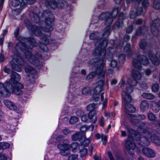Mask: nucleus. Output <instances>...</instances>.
Returning <instances> with one entry per match:
<instances>
[{
    "mask_svg": "<svg viewBox=\"0 0 160 160\" xmlns=\"http://www.w3.org/2000/svg\"><path fill=\"white\" fill-rule=\"evenodd\" d=\"M84 113L83 111L81 109L78 110L76 112V114L78 116H82Z\"/></svg>",
    "mask_w": 160,
    "mask_h": 160,
    "instance_id": "56",
    "label": "nucleus"
},
{
    "mask_svg": "<svg viewBox=\"0 0 160 160\" xmlns=\"http://www.w3.org/2000/svg\"><path fill=\"white\" fill-rule=\"evenodd\" d=\"M110 43L113 45V48H116L117 47H122L123 46L124 43L123 42H121L119 44L118 46L116 43L115 42V41L113 40H111L110 41Z\"/></svg>",
    "mask_w": 160,
    "mask_h": 160,
    "instance_id": "38",
    "label": "nucleus"
},
{
    "mask_svg": "<svg viewBox=\"0 0 160 160\" xmlns=\"http://www.w3.org/2000/svg\"><path fill=\"white\" fill-rule=\"evenodd\" d=\"M152 109L155 112H158L159 110V107L157 103H154L152 104Z\"/></svg>",
    "mask_w": 160,
    "mask_h": 160,
    "instance_id": "41",
    "label": "nucleus"
},
{
    "mask_svg": "<svg viewBox=\"0 0 160 160\" xmlns=\"http://www.w3.org/2000/svg\"><path fill=\"white\" fill-rule=\"evenodd\" d=\"M43 15H47L48 14V17L45 18V22L46 23L45 28H42V30L46 32L51 31L53 30L52 24L54 21V17L51 12L47 10L44 11Z\"/></svg>",
    "mask_w": 160,
    "mask_h": 160,
    "instance_id": "11",
    "label": "nucleus"
},
{
    "mask_svg": "<svg viewBox=\"0 0 160 160\" xmlns=\"http://www.w3.org/2000/svg\"><path fill=\"white\" fill-rule=\"evenodd\" d=\"M159 89V86L157 83L154 84L152 87V90L153 92H157Z\"/></svg>",
    "mask_w": 160,
    "mask_h": 160,
    "instance_id": "50",
    "label": "nucleus"
},
{
    "mask_svg": "<svg viewBox=\"0 0 160 160\" xmlns=\"http://www.w3.org/2000/svg\"><path fill=\"white\" fill-rule=\"evenodd\" d=\"M142 152L145 156L149 158H153L156 156L155 153L153 150L147 148H143Z\"/></svg>",
    "mask_w": 160,
    "mask_h": 160,
    "instance_id": "18",
    "label": "nucleus"
},
{
    "mask_svg": "<svg viewBox=\"0 0 160 160\" xmlns=\"http://www.w3.org/2000/svg\"><path fill=\"white\" fill-rule=\"evenodd\" d=\"M99 59L98 58H95L90 60V61H88V66H90L91 65H92L95 64H96L97 62H98V64L97 65L98 67H97V68H99L100 66L101 65L100 63L99 62Z\"/></svg>",
    "mask_w": 160,
    "mask_h": 160,
    "instance_id": "27",
    "label": "nucleus"
},
{
    "mask_svg": "<svg viewBox=\"0 0 160 160\" xmlns=\"http://www.w3.org/2000/svg\"><path fill=\"white\" fill-rule=\"evenodd\" d=\"M40 13H39V15H38L33 12H31L30 16H33V17L31 18L32 21L35 23L38 22L40 21V18L38 16H40Z\"/></svg>",
    "mask_w": 160,
    "mask_h": 160,
    "instance_id": "25",
    "label": "nucleus"
},
{
    "mask_svg": "<svg viewBox=\"0 0 160 160\" xmlns=\"http://www.w3.org/2000/svg\"><path fill=\"white\" fill-rule=\"evenodd\" d=\"M132 76L134 80H132L128 79V80L127 83L124 85L125 88H123V90L122 93V100L128 99V101H130L132 98L130 94L133 92L134 87L135 86L137 83L136 80L140 79L142 75L141 73L138 71L133 70L132 71Z\"/></svg>",
    "mask_w": 160,
    "mask_h": 160,
    "instance_id": "5",
    "label": "nucleus"
},
{
    "mask_svg": "<svg viewBox=\"0 0 160 160\" xmlns=\"http://www.w3.org/2000/svg\"><path fill=\"white\" fill-rule=\"evenodd\" d=\"M143 13L142 9V8L140 7L135 11L132 10L130 12V18H134L138 15H140Z\"/></svg>",
    "mask_w": 160,
    "mask_h": 160,
    "instance_id": "21",
    "label": "nucleus"
},
{
    "mask_svg": "<svg viewBox=\"0 0 160 160\" xmlns=\"http://www.w3.org/2000/svg\"><path fill=\"white\" fill-rule=\"evenodd\" d=\"M160 30V20L158 18L150 23V31L154 35L157 36Z\"/></svg>",
    "mask_w": 160,
    "mask_h": 160,
    "instance_id": "13",
    "label": "nucleus"
},
{
    "mask_svg": "<svg viewBox=\"0 0 160 160\" xmlns=\"http://www.w3.org/2000/svg\"><path fill=\"white\" fill-rule=\"evenodd\" d=\"M63 133L65 135H68L70 133L71 131L69 129L66 128L63 130Z\"/></svg>",
    "mask_w": 160,
    "mask_h": 160,
    "instance_id": "58",
    "label": "nucleus"
},
{
    "mask_svg": "<svg viewBox=\"0 0 160 160\" xmlns=\"http://www.w3.org/2000/svg\"><path fill=\"white\" fill-rule=\"evenodd\" d=\"M103 93L101 95V99L102 104V109H103L107 106V100L106 98H104Z\"/></svg>",
    "mask_w": 160,
    "mask_h": 160,
    "instance_id": "36",
    "label": "nucleus"
},
{
    "mask_svg": "<svg viewBox=\"0 0 160 160\" xmlns=\"http://www.w3.org/2000/svg\"><path fill=\"white\" fill-rule=\"evenodd\" d=\"M125 17V15L122 12L120 14L118 22L116 23V24L117 27H120L122 26L123 24L122 20L124 19Z\"/></svg>",
    "mask_w": 160,
    "mask_h": 160,
    "instance_id": "28",
    "label": "nucleus"
},
{
    "mask_svg": "<svg viewBox=\"0 0 160 160\" xmlns=\"http://www.w3.org/2000/svg\"><path fill=\"white\" fill-rule=\"evenodd\" d=\"M102 141L103 142V145H106L107 142V136L102 134H101Z\"/></svg>",
    "mask_w": 160,
    "mask_h": 160,
    "instance_id": "48",
    "label": "nucleus"
},
{
    "mask_svg": "<svg viewBox=\"0 0 160 160\" xmlns=\"http://www.w3.org/2000/svg\"><path fill=\"white\" fill-rule=\"evenodd\" d=\"M132 31V26L131 25L128 27L126 30V32L127 33H129L131 32Z\"/></svg>",
    "mask_w": 160,
    "mask_h": 160,
    "instance_id": "60",
    "label": "nucleus"
},
{
    "mask_svg": "<svg viewBox=\"0 0 160 160\" xmlns=\"http://www.w3.org/2000/svg\"><path fill=\"white\" fill-rule=\"evenodd\" d=\"M97 113L98 112L96 111H92L90 112L88 114V117L90 119H92V122L93 123H95L97 121Z\"/></svg>",
    "mask_w": 160,
    "mask_h": 160,
    "instance_id": "23",
    "label": "nucleus"
},
{
    "mask_svg": "<svg viewBox=\"0 0 160 160\" xmlns=\"http://www.w3.org/2000/svg\"><path fill=\"white\" fill-rule=\"evenodd\" d=\"M118 62L115 60H112L111 63V67L112 68H115L116 67L117 65Z\"/></svg>",
    "mask_w": 160,
    "mask_h": 160,
    "instance_id": "53",
    "label": "nucleus"
},
{
    "mask_svg": "<svg viewBox=\"0 0 160 160\" xmlns=\"http://www.w3.org/2000/svg\"><path fill=\"white\" fill-rule=\"evenodd\" d=\"M108 155L110 160H115L112 154L110 152H108Z\"/></svg>",
    "mask_w": 160,
    "mask_h": 160,
    "instance_id": "62",
    "label": "nucleus"
},
{
    "mask_svg": "<svg viewBox=\"0 0 160 160\" xmlns=\"http://www.w3.org/2000/svg\"><path fill=\"white\" fill-rule=\"evenodd\" d=\"M80 142L81 143L80 146H82L84 147L88 146L90 142V140L88 138H86L84 139V140L82 142L81 140H80Z\"/></svg>",
    "mask_w": 160,
    "mask_h": 160,
    "instance_id": "34",
    "label": "nucleus"
},
{
    "mask_svg": "<svg viewBox=\"0 0 160 160\" xmlns=\"http://www.w3.org/2000/svg\"><path fill=\"white\" fill-rule=\"evenodd\" d=\"M11 2L12 6L14 7L18 6L20 3L19 0H11Z\"/></svg>",
    "mask_w": 160,
    "mask_h": 160,
    "instance_id": "43",
    "label": "nucleus"
},
{
    "mask_svg": "<svg viewBox=\"0 0 160 160\" xmlns=\"http://www.w3.org/2000/svg\"><path fill=\"white\" fill-rule=\"evenodd\" d=\"M125 56L124 54H121L120 55L118 58V59L120 62H122L124 61Z\"/></svg>",
    "mask_w": 160,
    "mask_h": 160,
    "instance_id": "55",
    "label": "nucleus"
},
{
    "mask_svg": "<svg viewBox=\"0 0 160 160\" xmlns=\"http://www.w3.org/2000/svg\"><path fill=\"white\" fill-rule=\"evenodd\" d=\"M81 149H79V151L80 152L82 156L85 155L87 153V149L82 146H81Z\"/></svg>",
    "mask_w": 160,
    "mask_h": 160,
    "instance_id": "42",
    "label": "nucleus"
},
{
    "mask_svg": "<svg viewBox=\"0 0 160 160\" xmlns=\"http://www.w3.org/2000/svg\"><path fill=\"white\" fill-rule=\"evenodd\" d=\"M3 102L5 105L10 109L14 110H16L17 108L16 105L14 103L8 100H4Z\"/></svg>",
    "mask_w": 160,
    "mask_h": 160,
    "instance_id": "22",
    "label": "nucleus"
},
{
    "mask_svg": "<svg viewBox=\"0 0 160 160\" xmlns=\"http://www.w3.org/2000/svg\"><path fill=\"white\" fill-rule=\"evenodd\" d=\"M148 117L149 120L152 121H154L156 118L155 115L152 112L148 113Z\"/></svg>",
    "mask_w": 160,
    "mask_h": 160,
    "instance_id": "44",
    "label": "nucleus"
},
{
    "mask_svg": "<svg viewBox=\"0 0 160 160\" xmlns=\"http://www.w3.org/2000/svg\"><path fill=\"white\" fill-rule=\"evenodd\" d=\"M10 147L9 144L7 142H0V149H3L8 148Z\"/></svg>",
    "mask_w": 160,
    "mask_h": 160,
    "instance_id": "40",
    "label": "nucleus"
},
{
    "mask_svg": "<svg viewBox=\"0 0 160 160\" xmlns=\"http://www.w3.org/2000/svg\"><path fill=\"white\" fill-rule=\"evenodd\" d=\"M142 96L145 98L148 99H152L154 98L153 94L150 93H143Z\"/></svg>",
    "mask_w": 160,
    "mask_h": 160,
    "instance_id": "32",
    "label": "nucleus"
},
{
    "mask_svg": "<svg viewBox=\"0 0 160 160\" xmlns=\"http://www.w3.org/2000/svg\"><path fill=\"white\" fill-rule=\"evenodd\" d=\"M78 156L76 154H71L68 157V160H77Z\"/></svg>",
    "mask_w": 160,
    "mask_h": 160,
    "instance_id": "49",
    "label": "nucleus"
},
{
    "mask_svg": "<svg viewBox=\"0 0 160 160\" xmlns=\"http://www.w3.org/2000/svg\"><path fill=\"white\" fill-rule=\"evenodd\" d=\"M141 87L143 89H145L147 88V85L144 82H143L141 84Z\"/></svg>",
    "mask_w": 160,
    "mask_h": 160,
    "instance_id": "63",
    "label": "nucleus"
},
{
    "mask_svg": "<svg viewBox=\"0 0 160 160\" xmlns=\"http://www.w3.org/2000/svg\"><path fill=\"white\" fill-rule=\"evenodd\" d=\"M126 101L124 100H122V104L126 111L128 112H133L135 111V108L130 103L131 102L132 100L129 101L128 99H126Z\"/></svg>",
    "mask_w": 160,
    "mask_h": 160,
    "instance_id": "14",
    "label": "nucleus"
},
{
    "mask_svg": "<svg viewBox=\"0 0 160 160\" xmlns=\"http://www.w3.org/2000/svg\"><path fill=\"white\" fill-rule=\"evenodd\" d=\"M99 19L105 20V24L107 26L104 30L103 36L105 37L108 36L110 33V25L112 22L110 13L105 12L102 13L99 17Z\"/></svg>",
    "mask_w": 160,
    "mask_h": 160,
    "instance_id": "9",
    "label": "nucleus"
},
{
    "mask_svg": "<svg viewBox=\"0 0 160 160\" xmlns=\"http://www.w3.org/2000/svg\"><path fill=\"white\" fill-rule=\"evenodd\" d=\"M81 120L83 122H86L87 121L88 119V118L86 115H82L81 116Z\"/></svg>",
    "mask_w": 160,
    "mask_h": 160,
    "instance_id": "57",
    "label": "nucleus"
},
{
    "mask_svg": "<svg viewBox=\"0 0 160 160\" xmlns=\"http://www.w3.org/2000/svg\"><path fill=\"white\" fill-rule=\"evenodd\" d=\"M24 22L27 28L32 31L35 36H39L42 35L40 37L42 42L39 44V46L43 51L47 52L48 50L46 45L49 44V42L46 35H42L40 28L38 27L36 25H32L31 22L28 20H25Z\"/></svg>",
    "mask_w": 160,
    "mask_h": 160,
    "instance_id": "7",
    "label": "nucleus"
},
{
    "mask_svg": "<svg viewBox=\"0 0 160 160\" xmlns=\"http://www.w3.org/2000/svg\"><path fill=\"white\" fill-rule=\"evenodd\" d=\"M20 79L19 75L12 72L9 82H0V97H9L11 93L18 95H22L23 93L21 89L23 88V86L18 82Z\"/></svg>",
    "mask_w": 160,
    "mask_h": 160,
    "instance_id": "2",
    "label": "nucleus"
},
{
    "mask_svg": "<svg viewBox=\"0 0 160 160\" xmlns=\"http://www.w3.org/2000/svg\"><path fill=\"white\" fill-rule=\"evenodd\" d=\"M31 50L22 49L17 50L15 55L13 56L12 60L10 62L12 69L18 72L22 71V66L24 63L23 59L20 57L22 55L23 58H26L30 63L35 66H38L39 65L38 59L40 55L37 54L34 56L31 52Z\"/></svg>",
    "mask_w": 160,
    "mask_h": 160,
    "instance_id": "3",
    "label": "nucleus"
},
{
    "mask_svg": "<svg viewBox=\"0 0 160 160\" xmlns=\"http://www.w3.org/2000/svg\"><path fill=\"white\" fill-rule=\"evenodd\" d=\"M142 1V0H126V2L128 4L129 3L132 4L135 2H137L138 3H140Z\"/></svg>",
    "mask_w": 160,
    "mask_h": 160,
    "instance_id": "52",
    "label": "nucleus"
},
{
    "mask_svg": "<svg viewBox=\"0 0 160 160\" xmlns=\"http://www.w3.org/2000/svg\"><path fill=\"white\" fill-rule=\"evenodd\" d=\"M139 47L142 49L144 50L147 47V43L145 39L142 40L139 43Z\"/></svg>",
    "mask_w": 160,
    "mask_h": 160,
    "instance_id": "33",
    "label": "nucleus"
},
{
    "mask_svg": "<svg viewBox=\"0 0 160 160\" xmlns=\"http://www.w3.org/2000/svg\"><path fill=\"white\" fill-rule=\"evenodd\" d=\"M91 88L89 87H85L83 88L82 90V94H86L89 93L91 91Z\"/></svg>",
    "mask_w": 160,
    "mask_h": 160,
    "instance_id": "46",
    "label": "nucleus"
},
{
    "mask_svg": "<svg viewBox=\"0 0 160 160\" xmlns=\"http://www.w3.org/2000/svg\"><path fill=\"white\" fill-rule=\"evenodd\" d=\"M149 105L148 102L145 100L142 101L141 104V108L142 111L147 110L148 108Z\"/></svg>",
    "mask_w": 160,
    "mask_h": 160,
    "instance_id": "30",
    "label": "nucleus"
},
{
    "mask_svg": "<svg viewBox=\"0 0 160 160\" xmlns=\"http://www.w3.org/2000/svg\"><path fill=\"white\" fill-rule=\"evenodd\" d=\"M78 118L76 117H72L69 120L70 123L72 124L77 122L78 121Z\"/></svg>",
    "mask_w": 160,
    "mask_h": 160,
    "instance_id": "45",
    "label": "nucleus"
},
{
    "mask_svg": "<svg viewBox=\"0 0 160 160\" xmlns=\"http://www.w3.org/2000/svg\"><path fill=\"white\" fill-rule=\"evenodd\" d=\"M148 63V60L145 56L143 55L139 56L137 58L134 59L132 60V64L134 67L138 69L141 68V64L145 65Z\"/></svg>",
    "mask_w": 160,
    "mask_h": 160,
    "instance_id": "12",
    "label": "nucleus"
},
{
    "mask_svg": "<svg viewBox=\"0 0 160 160\" xmlns=\"http://www.w3.org/2000/svg\"><path fill=\"white\" fill-rule=\"evenodd\" d=\"M153 6L155 9H160V0H154Z\"/></svg>",
    "mask_w": 160,
    "mask_h": 160,
    "instance_id": "35",
    "label": "nucleus"
},
{
    "mask_svg": "<svg viewBox=\"0 0 160 160\" xmlns=\"http://www.w3.org/2000/svg\"><path fill=\"white\" fill-rule=\"evenodd\" d=\"M0 160H7V157L3 155H0Z\"/></svg>",
    "mask_w": 160,
    "mask_h": 160,
    "instance_id": "64",
    "label": "nucleus"
},
{
    "mask_svg": "<svg viewBox=\"0 0 160 160\" xmlns=\"http://www.w3.org/2000/svg\"><path fill=\"white\" fill-rule=\"evenodd\" d=\"M82 135L79 132H77L72 135V139L73 141H76L79 139H81ZM80 140H81L80 139Z\"/></svg>",
    "mask_w": 160,
    "mask_h": 160,
    "instance_id": "31",
    "label": "nucleus"
},
{
    "mask_svg": "<svg viewBox=\"0 0 160 160\" xmlns=\"http://www.w3.org/2000/svg\"><path fill=\"white\" fill-rule=\"evenodd\" d=\"M142 6L144 8H147L149 5V2L148 0H144L142 3Z\"/></svg>",
    "mask_w": 160,
    "mask_h": 160,
    "instance_id": "51",
    "label": "nucleus"
},
{
    "mask_svg": "<svg viewBox=\"0 0 160 160\" xmlns=\"http://www.w3.org/2000/svg\"><path fill=\"white\" fill-rule=\"evenodd\" d=\"M147 28L144 26L142 28H139L137 30L136 34L137 36H140L142 33L145 34L147 33H149V31L147 30Z\"/></svg>",
    "mask_w": 160,
    "mask_h": 160,
    "instance_id": "24",
    "label": "nucleus"
},
{
    "mask_svg": "<svg viewBox=\"0 0 160 160\" xmlns=\"http://www.w3.org/2000/svg\"><path fill=\"white\" fill-rule=\"evenodd\" d=\"M95 105L94 103H92L89 105L87 107V110L90 111L92 112L95 108Z\"/></svg>",
    "mask_w": 160,
    "mask_h": 160,
    "instance_id": "47",
    "label": "nucleus"
},
{
    "mask_svg": "<svg viewBox=\"0 0 160 160\" xmlns=\"http://www.w3.org/2000/svg\"><path fill=\"white\" fill-rule=\"evenodd\" d=\"M108 43V40L106 38H103L98 40L95 43V48L92 52V54L94 56L98 57L99 62L101 64L100 68L102 76L104 75V73L102 70L105 65V61L104 60L106 53L105 48Z\"/></svg>",
    "mask_w": 160,
    "mask_h": 160,
    "instance_id": "4",
    "label": "nucleus"
},
{
    "mask_svg": "<svg viewBox=\"0 0 160 160\" xmlns=\"http://www.w3.org/2000/svg\"><path fill=\"white\" fill-rule=\"evenodd\" d=\"M105 123V121L104 120V118L103 117H101L99 120V124L100 126L102 127H103Z\"/></svg>",
    "mask_w": 160,
    "mask_h": 160,
    "instance_id": "54",
    "label": "nucleus"
},
{
    "mask_svg": "<svg viewBox=\"0 0 160 160\" xmlns=\"http://www.w3.org/2000/svg\"><path fill=\"white\" fill-rule=\"evenodd\" d=\"M19 29L17 28L15 30L14 34L15 37L17 38L18 42L16 45V50H31L33 47L37 46L36 42L32 38H25L21 36L18 37Z\"/></svg>",
    "mask_w": 160,
    "mask_h": 160,
    "instance_id": "6",
    "label": "nucleus"
},
{
    "mask_svg": "<svg viewBox=\"0 0 160 160\" xmlns=\"http://www.w3.org/2000/svg\"><path fill=\"white\" fill-rule=\"evenodd\" d=\"M118 8L117 7L114 8L112 12V14H110L112 20L113 18H115L117 15L118 12Z\"/></svg>",
    "mask_w": 160,
    "mask_h": 160,
    "instance_id": "37",
    "label": "nucleus"
},
{
    "mask_svg": "<svg viewBox=\"0 0 160 160\" xmlns=\"http://www.w3.org/2000/svg\"><path fill=\"white\" fill-rule=\"evenodd\" d=\"M87 127L86 126H84L81 127L80 130L82 132H84L88 129Z\"/></svg>",
    "mask_w": 160,
    "mask_h": 160,
    "instance_id": "61",
    "label": "nucleus"
},
{
    "mask_svg": "<svg viewBox=\"0 0 160 160\" xmlns=\"http://www.w3.org/2000/svg\"><path fill=\"white\" fill-rule=\"evenodd\" d=\"M46 4L51 8L54 9L57 8H67L68 10H70L72 8L70 6H68L67 2L64 0H57L56 2L55 0H46Z\"/></svg>",
    "mask_w": 160,
    "mask_h": 160,
    "instance_id": "10",
    "label": "nucleus"
},
{
    "mask_svg": "<svg viewBox=\"0 0 160 160\" xmlns=\"http://www.w3.org/2000/svg\"><path fill=\"white\" fill-rule=\"evenodd\" d=\"M70 141L68 139H65L62 144H58V148L60 150L59 153L62 156H66L69 153L68 151L70 148L73 152H76L78 151L79 149H81V146L77 142H74L70 144Z\"/></svg>",
    "mask_w": 160,
    "mask_h": 160,
    "instance_id": "8",
    "label": "nucleus"
},
{
    "mask_svg": "<svg viewBox=\"0 0 160 160\" xmlns=\"http://www.w3.org/2000/svg\"><path fill=\"white\" fill-rule=\"evenodd\" d=\"M20 8H16L13 9L12 12L14 14L17 15L20 13L22 10L27 7L28 0H21Z\"/></svg>",
    "mask_w": 160,
    "mask_h": 160,
    "instance_id": "16",
    "label": "nucleus"
},
{
    "mask_svg": "<svg viewBox=\"0 0 160 160\" xmlns=\"http://www.w3.org/2000/svg\"><path fill=\"white\" fill-rule=\"evenodd\" d=\"M138 133H135V131L132 129L129 130L128 138L125 144L126 148L129 149H134L136 147L133 140L134 139L137 141L140 140V144L142 146H148L150 144V140H151L156 145H160V137L154 136L152 133V130L150 129L146 130L140 127L137 128Z\"/></svg>",
    "mask_w": 160,
    "mask_h": 160,
    "instance_id": "1",
    "label": "nucleus"
},
{
    "mask_svg": "<svg viewBox=\"0 0 160 160\" xmlns=\"http://www.w3.org/2000/svg\"><path fill=\"white\" fill-rule=\"evenodd\" d=\"M132 119L131 122L136 125L139 122V121L144 120L146 118V117L143 115H139L137 116L136 115L132 114L130 115Z\"/></svg>",
    "mask_w": 160,
    "mask_h": 160,
    "instance_id": "15",
    "label": "nucleus"
},
{
    "mask_svg": "<svg viewBox=\"0 0 160 160\" xmlns=\"http://www.w3.org/2000/svg\"><path fill=\"white\" fill-rule=\"evenodd\" d=\"M103 84L104 81L102 80L98 81L97 83V86L93 91L94 94L97 95L103 90Z\"/></svg>",
    "mask_w": 160,
    "mask_h": 160,
    "instance_id": "17",
    "label": "nucleus"
},
{
    "mask_svg": "<svg viewBox=\"0 0 160 160\" xmlns=\"http://www.w3.org/2000/svg\"><path fill=\"white\" fill-rule=\"evenodd\" d=\"M99 36V33L98 32L92 33L90 35V38L92 40L98 39Z\"/></svg>",
    "mask_w": 160,
    "mask_h": 160,
    "instance_id": "39",
    "label": "nucleus"
},
{
    "mask_svg": "<svg viewBox=\"0 0 160 160\" xmlns=\"http://www.w3.org/2000/svg\"><path fill=\"white\" fill-rule=\"evenodd\" d=\"M149 57L152 62L155 65H157L159 64V60L158 58H160V52H158L155 56L153 54H151L149 55Z\"/></svg>",
    "mask_w": 160,
    "mask_h": 160,
    "instance_id": "19",
    "label": "nucleus"
},
{
    "mask_svg": "<svg viewBox=\"0 0 160 160\" xmlns=\"http://www.w3.org/2000/svg\"><path fill=\"white\" fill-rule=\"evenodd\" d=\"M124 51L128 57L131 56L132 54V51L131 48V45L127 44L124 48Z\"/></svg>",
    "mask_w": 160,
    "mask_h": 160,
    "instance_id": "26",
    "label": "nucleus"
},
{
    "mask_svg": "<svg viewBox=\"0 0 160 160\" xmlns=\"http://www.w3.org/2000/svg\"><path fill=\"white\" fill-rule=\"evenodd\" d=\"M102 71L104 73L103 76L102 75V72L100 70L99 67V68H96V72H92L88 74L87 77L86 79L87 80H89L92 78L96 74L100 75L102 77H104L105 75V73L103 69L102 70Z\"/></svg>",
    "mask_w": 160,
    "mask_h": 160,
    "instance_id": "20",
    "label": "nucleus"
},
{
    "mask_svg": "<svg viewBox=\"0 0 160 160\" xmlns=\"http://www.w3.org/2000/svg\"><path fill=\"white\" fill-rule=\"evenodd\" d=\"M126 84L127 83H125L122 80H121L119 83V85L120 87L122 88L123 89V88H125V86H124L126 85Z\"/></svg>",
    "mask_w": 160,
    "mask_h": 160,
    "instance_id": "59",
    "label": "nucleus"
},
{
    "mask_svg": "<svg viewBox=\"0 0 160 160\" xmlns=\"http://www.w3.org/2000/svg\"><path fill=\"white\" fill-rule=\"evenodd\" d=\"M25 70L26 72L30 74H34L36 73V71L34 69L28 65L26 66Z\"/></svg>",
    "mask_w": 160,
    "mask_h": 160,
    "instance_id": "29",
    "label": "nucleus"
}]
</instances>
